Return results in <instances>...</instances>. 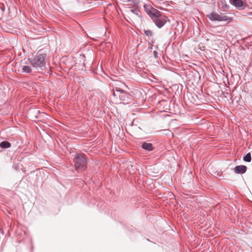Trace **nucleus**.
<instances>
[{"mask_svg":"<svg viewBox=\"0 0 252 252\" xmlns=\"http://www.w3.org/2000/svg\"><path fill=\"white\" fill-rule=\"evenodd\" d=\"M149 14L158 28L163 27L167 22V17L161 14L160 12L155 8H152L149 11Z\"/></svg>","mask_w":252,"mask_h":252,"instance_id":"2","label":"nucleus"},{"mask_svg":"<svg viewBox=\"0 0 252 252\" xmlns=\"http://www.w3.org/2000/svg\"><path fill=\"white\" fill-rule=\"evenodd\" d=\"M113 95L115 96V93H113Z\"/></svg>","mask_w":252,"mask_h":252,"instance_id":"17","label":"nucleus"},{"mask_svg":"<svg viewBox=\"0 0 252 252\" xmlns=\"http://www.w3.org/2000/svg\"><path fill=\"white\" fill-rule=\"evenodd\" d=\"M129 11L136 15H138L139 10L138 8L136 7H130Z\"/></svg>","mask_w":252,"mask_h":252,"instance_id":"11","label":"nucleus"},{"mask_svg":"<svg viewBox=\"0 0 252 252\" xmlns=\"http://www.w3.org/2000/svg\"><path fill=\"white\" fill-rule=\"evenodd\" d=\"M247 167L245 165H238L236 166L234 168V172L236 174H244L247 171Z\"/></svg>","mask_w":252,"mask_h":252,"instance_id":"5","label":"nucleus"},{"mask_svg":"<svg viewBox=\"0 0 252 252\" xmlns=\"http://www.w3.org/2000/svg\"><path fill=\"white\" fill-rule=\"evenodd\" d=\"M224 7L225 8H229V5H227V4H225L224 5Z\"/></svg>","mask_w":252,"mask_h":252,"instance_id":"15","label":"nucleus"},{"mask_svg":"<svg viewBox=\"0 0 252 252\" xmlns=\"http://www.w3.org/2000/svg\"><path fill=\"white\" fill-rule=\"evenodd\" d=\"M11 146V144L7 141H3L0 143V147L2 148H8Z\"/></svg>","mask_w":252,"mask_h":252,"instance_id":"9","label":"nucleus"},{"mask_svg":"<svg viewBox=\"0 0 252 252\" xmlns=\"http://www.w3.org/2000/svg\"><path fill=\"white\" fill-rule=\"evenodd\" d=\"M73 160L75 167L77 170L82 171L86 169L87 161L84 155L81 154H76Z\"/></svg>","mask_w":252,"mask_h":252,"instance_id":"3","label":"nucleus"},{"mask_svg":"<svg viewBox=\"0 0 252 252\" xmlns=\"http://www.w3.org/2000/svg\"><path fill=\"white\" fill-rule=\"evenodd\" d=\"M251 155L250 153L247 154L244 157L243 160L246 162H250L251 161Z\"/></svg>","mask_w":252,"mask_h":252,"instance_id":"10","label":"nucleus"},{"mask_svg":"<svg viewBox=\"0 0 252 252\" xmlns=\"http://www.w3.org/2000/svg\"><path fill=\"white\" fill-rule=\"evenodd\" d=\"M142 147L147 151H151L153 150V145L151 143L144 142L142 145Z\"/></svg>","mask_w":252,"mask_h":252,"instance_id":"7","label":"nucleus"},{"mask_svg":"<svg viewBox=\"0 0 252 252\" xmlns=\"http://www.w3.org/2000/svg\"><path fill=\"white\" fill-rule=\"evenodd\" d=\"M208 18L212 21H231L232 18L229 16L224 15L222 13L218 14L216 12H213L207 15Z\"/></svg>","mask_w":252,"mask_h":252,"instance_id":"4","label":"nucleus"},{"mask_svg":"<svg viewBox=\"0 0 252 252\" xmlns=\"http://www.w3.org/2000/svg\"><path fill=\"white\" fill-rule=\"evenodd\" d=\"M46 57V54L38 52L32 57L28 58V61L31 66L35 70L37 71L43 70L45 68Z\"/></svg>","mask_w":252,"mask_h":252,"instance_id":"1","label":"nucleus"},{"mask_svg":"<svg viewBox=\"0 0 252 252\" xmlns=\"http://www.w3.org/2000/svg\"><path fill=\"white\" fill-rule=\"evenodd\" d=\"M35 113V114H38L39 113V111L36 109H33V110H30L29 112V114H32V113Z\"/></svg>","mask_w":252,"mask_h":252,"instance_id":"13","label":"nucleus"},{"mask_svg":"<svg viewBox=\"0 0 252 252\" xmlns=\"http://www.w3.org/2000/svg\"><path fill=\"white\" fill-rule=\"evenodd\" d=\"M144 33H145V34L148 36H152L153 34L152 32L150 30H145Z\"/></svg>","mask_w":252,"mask_h":252,"instance_id":"12","label":"nucleus"},{"mask_svg":"<svg viewBox=\"0 0 252 252\" xmlns=\"http://www.w3.org/2000/svg\"><path fill=\"white\" fill-rule=\"evenodd\" d=\"M230 2L239 9L244 8L242 0H229Z\"/></svg>","mask_w":252,"mask_h":252,"instance_id":"6","label":"nucleus"},{"mask_svg":"<svg viewBox=\"0 0 252 252\" xmlns=\"http://www.w3.org/2000/svg\"><path fill=\"white\" fill-rule=\"evenodd\" d=\"M154 56L155 57V58H158V52L156 51H155L154 52Z\"/></svg>","mask_w":252,"mask_h":252,"instance_id":"14","label":"nucleus"},{"mask_svg":"<svg viewBox=\"0 0 252 252\" xmlns=\"http://www.w3.org/2000/svg\"><path fill=\"white\" fill-rule=\"evenodd\" d=\"M116 91H117L122 92H124V91H123V90H120H120H118V89H117V90H116Z\"/></svg>","mask_w":252,"mask_h":252,"instance_id":"16","label":"nucleus"},{"mask_svg":"<svg viewBox=\"0 0 252 252\" xmlns=\"http://www.w3.org/2000/svg\"><path fill=\"white\" fill-rule=\"evenodd\" d=\"M22 70L24 72L31 74L32 72V67L28 65H24L22 66Z\"/></svg>","mask_w":252,"mask_h":252,"instance_id":"8","label":"nucleus"}]
</instances>
